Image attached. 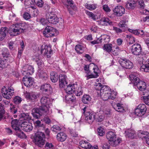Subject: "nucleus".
Listing matches in <instances>:
<instances>
[{
  "label": "nucleus",
  "mask_w": 149,
  "mask_h": 149,
  "mask_svg": "<svg viewBox=\"0 0 149 149\" xmlns=\"http://www.w3.org/2000/svg\"><path fill=\"white\" fill-rule=\"evenodd\" d=\"M40 101L42 105L33 109L31 113L33 116L36 119H38L42 116H46L49 113V109L52 105L53 101L51 99L45 96H42Z\"/></svg>",
  "instance_id": "obj_1"
},
{
  "label": "nucleus",
  "mask_w": 149,
  "mask_h": 149,
  "mask_svg": "<svg viewBox=\"0 0 149 149\" xmlns=\"http://www.w3.org/2000/svg\"><path fill=\"white\" fill-rule=\"evenodd\" d=\"M27 25L24 23H17L11 26L9 31L11 35L15 36L19 34L26 30Z\"/></svg>",
  "instance_id": "obj_2"
},
{
  "label": "nucleus",
  "mask_w": 149,
  "mask_h": 149,
  "mask_svg": "<svg viewBox=\"0 0 149 149\" xmlns=\"http://www.w3.org/2000/svg\"><path fill=\"white\" fill-rule=\"evenodd\" d=\"M129 79L133 83L134 85L136 86L140 91H144L146 88V84L144 81L140 80L139 79L134 75L131 74L130 75Z\"/></svg>",
  "instance_id": "obj_3"
},
{
  "label": "nucleus",
  "mask_w": 149,
  "mask_h": 149,
  "mask_svg": "<svg viewBox=\"0 0 149 149\" xmlns=\"http://www.w3.org/2000/svg\"><path fill=\"white\" fill-rule=\"evenodd\" d=\"M45 137V134L43 132H38L34 138V142L35 144L40 147H43L45 142V140L44 139Z\"/></svg>",
  "instance_id": "obj_4"
},
{
  "label": "nucleus",
  "mask_w": 149,
  "mask_h": 149,
  "mask_svg": "<svg viewBox=\"0 0 149 149\" xmlns=\"http://www.w3.org/2000/svg\"><path fill=\"white\" fill-rule=\"evenodd\" d=\"M82 112L85 115V119L89 124H91L95 119V114L92 111H87V107H85L82 109Z\"/></svg>",
  "instance_id": "obj_5"
},
{
  "label": "nucleus",
  "mask_w": 149,
  "mask_h": 149,
  "mask_svg": "<svg viewBox=\"0 0 149 149\" xmlns=\"http://www.w3.org/2000/svg\"><path fill=\"white\" fill-rule=\"evenodd\" d=\"M3 97L6 99L10 98L14 95V90L11 86H4L1 89Z\"/></svg>",
  "instance_id": "obj_6"
},
{
  "label": "nucleus",
  "mask_w": 149,
  "mask_h": 149,
  "mask_svg": "<svg viewBox=\"0 0 149 149\" xmlns=\"http://www.w3.org/2000/svg\"><path fill=\"white\" fill-rule=\"evenodd\" d=\"M46 18L47 21L53 24H56L58 22V19L56 15L53 13L48 12L46 15Z\"/></svg>",
  "instance_id": "obj_7"
},
{
  "label": "nucleus",
  "mask_w": 149,
  "mask_h": 149,
  "mask_svg": "<svg viewBox=\"0 0 149 149\" xmlns=\"http://www.w3.org/2000/svg\"><path fill=\"white\" fill-rule=\"evenodd\" d=\"M119 62L122 67L127 69H130L133 66V63L127 59H120L119 60Z\"/></svg>",
  "instance_id": "obj_8"
},
{
  "label": "nucleus",
  "mask_w": 149,
  "mask_h": 149,
  "mask_svg": "<svg viewBox=\"0 0 149 149\" xmlns=\"http://www.w3.org/2000/svg\"><path fill=\"white\" fill-rule=\"evenodd\" d=\"M146 110V106L144 104H141L139 105L135 110V114L138 116H141L144 115Z\"/></svg>",
  "instance_id": "obj_9"
},
{
  "label": "nucleus",
  "mask_w": 149,
  "mask_h": 149,
  "mask_svg": "<svg viewBox=\"0 0 149 149\" xmlns=\"http://www.w3.org/2000/svg\"><path fill=\"white\" fill-rule=\"evenodd\" d=\"M142 50L141 46L139 44H135L132 47L131 52L134 55H139L141 54L143 55Z\"/></svg>",
  "instance_id": "obj_10"
},
{
  "label": "nucleus",
  "mask_w": 149,
  "mask_h": 149,
  "mask_svg": "<svg viewBox=\"0 0 149 149\" xmlns=\"http://www.w3.org/2000/svg\"><path fill=\"white\" fill-rule=\"evenodd\" d=\"M52 52V50L50 46L44 44L41 46V53L46 56L47 58H49L51 57V54Z\"/></svg>",
  "instance_id": "obj_11"
},
{
  "label": "nucleus",
  "mask_w": 149,
  "mask_h": 149,
  "mask_svg": "<svg viewBox=\"0 0 149 149\" xmlns=\"http://www.w3.org/2000/svg\"><path fill=\"white\" fill-rule=\"evenodd\" d=\"M39 93H35L32 92L26 91L24 93V95L26 98L28 100L32 102L34 101L37 100V98L39 97Z\"/></svg>",
  "instance_id": "obj_12"
},
{
  "label": "nucleus",
  "mask_w": 149,
  "mask_h": 149,
  "mask_svg": "<svg viewBox=\"0 0 149 149\" xmlns=\"http://www.w3.org/2000/svg\"><path fill=\"white\" fill-rule=\"evenodd\" d=\"M102 91L100 93L101 96L104 100H107L110 99V95L109 93L110 92L109 88L108 86H104L102 88Z\"/></svg>",
  "instance_id": "obj_13"
},
{
  "label": "nucleus",
  "mask_w": 149,
  "mask_h": 149,
  "mask_svg": "<svg viewBox=\"0 0 149 149\" xmlns=\"http://www.w3.org/2000/svg\"><path fill=\"white\" fill-rule=\"evenodd\" d=\"M55 31V29L53 27L47 26L45 29L43 33L44 35L47 37L52 36H54V32Z\"/></svg>",
  "instance_id": "obj_14"
},
{
  "label": "nucleus",
  "mask_w": 149,
  "mask_h": 149,
  "mask_svg": "<svg viewBox=\"0 0 149 149\" xmlns=\"http://www.w3.org/2000/svg\"><path fill=\"white\" fill-rule=\"evenodd\" d=\"M114 14L117 17H120L124 14L125 10L122 6H118L115 7L113 10Z\"/></svg>",
  "instance_id": "obj_15"
},
{
  "label": "nucleus",
  "mask_w": 149,
  "mask_h": 149,
  "mask_svg": "<svg viewBox=\"0 0 149 149\" xmlns=\"http://www.w3.org/2000/svg\"><path fill=\"white\" fill-rule=\"evenodd\" d=\"M59 86L60 88H64L68 84L67 78L66 75L61 74L59 76Z\"/></svg>",
  "instance_id": "obj_16"
},
{
  "label": "nucleus",
  "mask_w": 149,
  "mask_h": 149,
  "mask_svg": "<svg viewBox=\"0 0 149 149\" xmlns=\"http://www.w3.org/2000/svg\"><path fill=\"white\" fill-rule=\"evenodd\" d=\"M21 127L22 130L26 132H29L33 129L32 124L27 122L22 123L21 124Z\"/></svg>",
  "instance_id": "obj_17"
},
{
  "label": "nucleus",
  "mask_w": 149,
  "mask_h": 149,
  "mask_svg": "<svg viewBox=\"0 0 149 149\" xmlns=\"http://www.w3.org/2000/svg\"><path fill=\"white\" fill-rule=\"evenodd\" d=\"M66 92L68 94H72L75 92V85L74 84H67L64 88H63Z\"/></svg>",
  "instance_id": "obj_18"
},
{
  "label": "nucleus",
  "mask_w": 149,
  "mask_h": 149,
  "mask_svg": "<svg viewBox=\"0 0 149 149\" xmlns=\"http://www.w3.org/2000/svg\"><path fill=\"white\" fill-rule=\"evenodd\" d=\"M137 134L140 138L145 139L146 143L149 145V134L148 132L140 131Z\"/></svg>",
  "instance_id": "obj_19"
},
{
  "label": "nucleus",
  "mask_w": 149,
  "mask_h": 149,
  "mask_svg": "<svg viewBox=\"0 0 149 149\" xmlns=\"http://www.w3.org/2000/svg\"><path fill=\"white\" fill-rule=\"evenodd\" d=\"M40 90L43 92H47L49 93H52V89L49 84H45L42 85L40 87Z\"/></svg>",
  "instance_id": "obj_20"
},
{
  "label": "nucleus",
  "mask_w": 149,
  "mask_h": 149,
  "mask_svg": "<svg viewBox=\"0 0 149 149\" xmlns=\"http://www.w3.org/2000/svg\"><path fill=\"white\" fill-rule=\"evenodd\" d=\"M125 136L126 137L129 138L133 139L136 136L135 131L131 129H128L125 131Z\"/></svg>",
  "instance_id": "obj_21"
},
{
  "label": "nucleus",
  "mask_w": 149,
  "mask_h": 149,
  "mask_svg": "<svg viewBox=\"0 0 149 149\" xmlns=\"http://www.w3.org/2000/svg\"><path fill=\"white\" fill-rule=\"evenodd\" d=\"M112 106L113 108L116 111L120 112H123L125 111L123 105V104L117 103L113 104Z\"/></svg>",
  "instance_id": "obj_22"
},
{
  "label": "nucleus",
  "mask_w": 149,
  "mask_h": 149,
  "mask_svg": "<svg viewBox=\"0 0 149 149\" xmlns=\"http://www.w3.org/2000/svg\"><path fill=\"white\" fill-rule=\"evenodd\" d=\"M23 81L24 84L27 87H30L33 85V81L31 77H23Z\"/></svg>",
  "instance_id": "obj_23"
},
{
  "label": "nucleus",
  "mask_w": 149,
  "mask_h": 149,
  "mask_svg": "<svg viewBox=\"0 0 149 149\" xmlns=\"http://www.w3.org/2000/svg\"><path fill=\"white\" fill-rule=\"evenodd\" d=\"M99 23L102 25L108 26L112 25V22L109 18L103 17L100 19Z\"/></svg>",
  "instance_id": "obj_24"
},
{
  "label": "nucleus",
  "mask_w": 149,
  "mask_h": 149,
  "mask_svg": "<svg viewBox=\"0 0 149 149\" xmlns=\"http://www.w3.org/2000/svg\"><path fill=\"white\" fill-rule=\"evenodd\" d=\"M121 139L119 137H116L109 141L111 146L113 147H116L121 142Z\"/></svg>",
  "instance_id": "obj_25"
},
{
  "label": "nucleus",
  "mask_w": 149,
  "mask_h": 149,
  "mask_svg": "<svg viewBox=\"0 0 149 149\" xmlns=\"http://www.w3.org/2000/svg\"><path fill=\"white\" fill-rule=\"evenodd\" d=\"M67 136L66 134L63 132L58 133L56 135L57 140L60 142H63L66 139Z\"/></svg>",
  "instance_id": "obj_26"
},
{
  "label": "nucleus",
  "mask_w": 149,
  "mask_h": 149,
  "mask_svg": "<svg viewBox=\"0 0 149 149\" xmlns=\"http://www.w3.org/2000/svg\"><path fill=\"white\" fill-rule=\"evenodd\" d=\"M136 1H130L127 2L125 5L126 8L128 9H133L136 6Z\"/></svg>",
  "instance_id": "obj_27"
},
{
  "label": "nucleus",
  "mask_w": 149,
  "mask_h": 149,
  "mask_svg": "<svg viewBox=\"0 0 149 149\" xmlns=\"http://www.w3.org/2000/svg\"><path fill=\"white\" fill-rule=\"evenodd\" d=\"M8 29L6 27H2L0 30V41L3 39L8 33Z\"/></svg>",
  "instance_id": "obj_28"
},
{
  "label": "nucleus",
  "mask_w": 149,
  "mask_h": 149,
  "mask_svg": "<svg viewBox=\"0 0 149 149\" xmlns=\"http://www.w3.org/2000/svg\"><path fill=\"white\" fill-rule=\"evenodd\" d=\"M38 75L40 79L43 80H47L48 78L47 74L43 70H38Z\"/></svg>",
  "instance_id": "obj_29"
},
{
  "label": "nucleus",
  "mask_w": 149,
  "mask_h": 149,
  "mask_svg": "<svg viewBox=\"0 0 149 149\" xmlns=\"http://www.w3.org/2000/svg\"><path fill=\"white\" fill-rule=\"evenodd\" d=\"M20 118L21 119L26 120L27 121H29L31 120L32 117L30 116L29 113H21L19 115Z\"/></svg>",
  "instance_id": "obj_30"
},
{
  "label": "nucleus",
  "mask_w": 149,
  "mask_h": 149,
  "mask_svg": "<svg viewBox=\"0 0 149 149\" xmlns=\"http://www.w3.org/2000/svg\"><path fill=\"white\" fill-rule=\"evenodd\" d=\"M5 113L4 105L2 103H0V121L5 118Z\"/></svg>",
  "instance_id": "obj_31"
},
{
  "label": "nucleus",
  "mask_w": 149,
  "mask_h": 149,
  "mask_svg": "<svg viewBox=\"0 0 149 149\" xmlns=\"http://www.w3.org/2000/svg\"><path fill=\"white\" fill-rule=\"evenodd\" d=\"M50 79L52 82H56L58 80V75L57 73L52 72L50 73Z\"/></svg>",
  "instance_id": "obj_32"
},
{
  "label": "nucleus",
  "mask_w": 149,
  "mask_h": 149,
  "mask_svg": "<svg viewBox=\"0 0 149 149\" xmlns=\"http://www.w3.org/2000/svg\"><path fill=\"white\" fill-rule=\"evenodd\" d=\"M116 135L115 133L113 132H109L107 134L106 137L109 141H110L116 137Z\"/></svg>",
  "instance_id": "obj_33"
},
{
  "label": "nucleus",
  "mask_w": 149,
  "mask_h": 149,
  "mask_svg": "<svg viewBox=\"0 0 149 149\" xmlns=\"http://www.w3.org/2000/svg\"><path fill=\"white\" fill-rule=\"evenodd\" d=\"M12 128L15 130H19L18 121L16 119L13 120L11 123Z\"/></svg>",
  "instance_id": "obj_34"
},
{
  "label": "nucleus",
  "mask_w": 149,
  "mask_h": 149,
  "mask_svg": "<svg viewBox=\"0 0 149 149\" xmlns=\"http://www.w3.org/2000/svg\"><path fill=\"white\" fill-rule=\"evenodd\" d=\"M35 61L39 69L38 70H40L41 68L43 66L44 63L43 62L41 59V58H40L39 57L37 56L36 57L35 59Z\"/></svg>",
  "instance_id": "obj_35"
},
{
  "label": "nucleus",
  "mask_w": 149,
  "mask_h": 149,
  "mask_svg": "<svg viewBox=\"0 0 149 149\" xmlns=\"http://www.w3.org/2000/svg\"><path fill=\"white\" fill-rule=\"evenodd\" d=\"M11 113L14 114L13 117L14 118H16L17 117V115L15 114L18 110V107L16 105H12L10 107Z\"/></svg>",
  "instance_id": "obj_36"
},
{
  "label": "nucleus",
  "mask_w": 149,
  "mask_h": 149,
  "mask_svg": "<svg viewBox=\"0 0 149 149\" xmlns=\"http://www.w3.org/2000/svg\"><path fill=\"white\" fill-rule=\"evenodd\" d=\"M91 98L88 95H84L82 98V102L85 104L89 103L91 101Z\"/></svg>",
  "instance_id": "obj_37"
},
{
  "label": "nucleus",
  "mask_w": 149,
  "mask_h": 149,
  "mask_svg": "<svg viewBox=\"0 0 149 149\" xmlns=\"http://www.w3.org/2000/svg\"><path fill=\"white\" fill-rule=\"evenodd\" d=\"M112 45L111 44H105L103 47V50L109 53L111 52L112 50Z\"/></svg>",
  "instance_id": "obj_38"
},
{
  "label": "nucleus",
  "mask_w": 149,
  "mask_h": 149,
  "mask_svg": "<svg viewBox=\"0 0 149 149\" xmlns=\"http://www.w3.org/2000/svg\"><path fill=\"white\" fill-rule=\"evenodd\" d=\"M25 69L28 72V74H30L31 75L33 74L34 72V68L31 65H26L23 68V69Z\"/></svg>",
  "instance_id": "obj_39"
},
{
  "label": "nucleus",
  "mask_w": 149,
  "mask_h": 149,
  "mask_svg": "<svg viewBox=\"0 0 149 149\" xmlns=\"http://www.w3.org/2000/svg\"><path fill=\"white\" fill-rule=\"evenodd\" d=\"M2 54L3 57H6V58H10L9 56L10 55L8 50L6 48H3L2 50Z\"/></svg>",
  "instance_id": "obj_40"
},
{
  "label": "nucleus",
  "mask_w": 149,
  "mask_h": 149,
  "mask_svg": "<svg viewBox=\"0 0 149 149\" xmlns=\"http://www.w3.org/2000/svg\"><path fill=\"white\" fill-rule=\"evenodd\" d=\"M86 7L88 10H92L95 9L97 7V5L95 4H88L86 3L85 5Z\"/></svg>",
  "instance_id": "obj_41"
},
{
  "label": "nucleus",
  "mask_w": 149,
  "mask_h": 149,
  "mask_svg": "<svg viewBox=\"0 0 149 149\" xmlns=\"http://www.w3.org/2000/svg\"><path fill=\"white\" fill-rule=\"evenodd\" d=\"M140 69L142 71L145 72H149V63L146 64H142L141 65Z\"/></svg>",
  "instance_id": "obj_42"
},
{
  "label": "nucleus",
  "mask_w": 149,
  "mask_h": 149,
  "mask_svg": "<svg viewBox=\"0 0 149 149\" xmlns=\"http://www.w3.org/2000/svg\"><path fill=\"white\" fill-rule=\"evenodd\" d=\"M75 50L77 53L82 54L83 52L84 48L81 45H77L75 47Z\"/></svg>",
  "instance_id": "obj_43"
},
{
  "label": "nucleus",
  "mask_w": 149,
  "mask_h": 149,
  "mask_svg": "<svg viewBox=\"0 0 149 149\" xmlns=\"http://www.w3.org/2000/svg\"><path fill=\"white\" fill-rule=\"evenodd\" d=\"M63 3L67 8L70 6L71 8H73L74 7L72 1H63Z\"/></svg>",
  "instance_id": "obj_44"
},
{
  "label": "nucleus",
  "mask_w": 149,
  "mask_h": 149,
  "mask_svg": "<svg viewBox=\"0 0 149 149\" xmlns=\"http://www.w3.org/2000/svg\"><path fill=\"white\" fill-rule=\"evenodd\" d=\"M6 59L3 60L2 58H0V69L6 68L7 65Z\"/></svg>",
  "instance_id": "obj_45"
},
{
  "label": "nucleus",
  "mask_w": 149,
  "mask_h": 149,
  "mask_svg": "<svg viewBox=\"0 0 149 149\" xmlns=\"http://www.w3.org/2000/svg\"><path fill=\"white\" fill-rule=\"evenodd\" d=\"M95 88L97 91H100V93L102 92V88L104 86H108L106 85H104L102 86V84L100 83H96L95 85Z\"/></svg>",
  "instance_id": "obj_46"
},
{
  "label": "nucleus",
  "mask_w": 149,
  "mask_h": 149,
  "mask_svg": "<svg viewBox=\"0 0 149 149\" xmlns=\"http://www.w3.org/2000/svg\"><path fill=\"white\" fill-rule=\"evenodd\" d=\"M126 22L125 20H122L120 21L118 24V26L120 28L125 29V31L127 29V25L126 24Z\"/></svg>",
  "instance_id": "obj_47"
},
{
  "label": "nucleus",
  "mask_w": 149,
  "mask_h": 149,
  "mask_svg": "<svg viewBox=\"0 0 149 149\" xmlns=\"http://www.w3.org/2000/svg\"><path fill=\"white\" fill-rule=\"evenodd\" d=\"M16 130L17 131L16 133V135L18 137L21 138H23L25 137V135L24 132L21 130L20 128L19 130Z\"/></svg>",
  "instance_id": "obj_48"
},
{
  "label": "nucleus",
  "mask_w": 149,
  "mask_h": 149,
  "mask_svg": "<svg viewBox=\"0 0 149 149\" xmlns=\"http://www.w3.org/2000/svg\"><path fill=\"white\" fill-rule=\"evenodd\" d=\"M61 128L59 126L54 125L51 128V130L53 132H58L61 130Z\"/></svg>",
  "instance_id": "obj_49"
},
{
  "label": "nucleus",
  "mask_w": 149,
  "mask_h": 149,
  "mask_svg": "<svg viewBox=\"0 0 149 149\" xmlns=\"http://www.w3.org/2000/svg\"><path fill=\"white\" fill-rule=\"evenodd\" d=\"M109 93L110 94V95H109L110 97H109L110 99L113 100L116 97V96L117 95L116 92L114 91H111L110 90V92Z\"/></svg>",
  "instance_id": "obj_50"
},
{
  "label": "nucleus",
  "mask_w": 149,
  "mask_h": 149,
  "mask_svg": "<svg viewBox=\"0 0 149 149\" xmlns=\"http://www.w3.org/2000/svg\"><path fill=\"white\" fill-rule=\"evenodd\" d=\"M83 91L81 88H79L77 90H75L74 93L77 96H80L82 95L83 93Z\"/></svg>",
  "instance_id": "obj_51"
},
{
  "label": "nucleus",
  "mask_w": 149,
  "mask_h": 149,
  "mask_svg": "<svg viewBox=\"0 0 149 149\" xmlns=\"http://www.w3.org/2000/svg\"><path fill=\"white\" fill-rule=\"evenodd\" d=\"M98 134L100 136H102L105 134V131L104 128L102 127H100L97 129Z\"/></svg>",
  "instance_id": "obj_52"
},
{
  "label": "nucleus",
  "mask_w": 149,
  "mask_h": 149,
  "mask_svg": "<svg viewBox=\"0 0 149 149\" xmlns=\"http://www.w3.org/2000/svg\"><path fill=\"white\" fill-rule=\"evenodd\" d=\"M126 37L127 40H129L130 44H132L135 42V38L133 36L130 35H127Z\"/></svg>",
  "instance_id": "obj_53"
},
{
  "label": "nucleus",
  "mask_w": 149,
  "mask_h": 149,
  "mask_svg": "<svg viewBox=\"0 0 149 149\" xmlns=\"http://www.w3.org/2000/svg\"><path fill=\"white\" fill-rule=\"evenodd\" d=\"M94 67L93 68L94 73L95 75H97V77L99 76L98 74L100 72V70L97 66L93 64Z\"/></svg>",
  "instance_id": "obj_54"
},
{
  "label": "nucleus",
  "mask_w": 149,
  "mask_h": 149,
  "mask_svg": "<svg viewBox=\"0 0 149 149\" xmlns=\"http://www.w3.org/2000/svg\"><path fill=\"white\" fill-rule=\"evenodd\" d=\"M113 30L115 31L116 33L118 34H120L122 32H124L125 31V29L121 28L120 29L115 26L113 27Z\"/></svg>",
  "instance_id": "obj_55"
},
{
  "label": "nucleus",
  "mask_w": 149,
  "mask_h": 149,
  "mask_svg": "<svg viewBox=\"0 0 149 149\" xmlns=\"http://www.w3.org/2000/svg\"><path fill=\"white\" fill-rule=\"evenodd\" d=\"M86 14L88 15L90 17H91L92 19L94 20H96L95 16L92 12H90L88 10L86 11Z\"/></svg>",
  "instance_id": "obj_56"
},
{
  "label": "nucleus",
  "mask_w": 149,
  "mask_h": 149,
  "mask_svg": "<svg viewBox=\"0 0 149 149\" xmlns=\"http://www.w3.org/2000/svg\"><path fill=\"white\" fill-rule=\"evenodd\" d=\"M104 118V116L102 114H100L97 115V118H95V120L97 121L101 122L103 120Z\"/></svg>",
  "instance_id": "obj_57"
},
{
  "label": "nucleus",
  "mask_w": 149,
  "mask_h": 149,
  "mask_svg": "<svg viewBox=\"0 0 149 149\" xmlns=\"http://www.w3.org/2000/svg\"><path fill=\"white\" fill-rule=\"evenodd\" d=\"M36 4L39 7H42L44 4L43 1H34Z\"/></svg>",
  "instance_id": "obj_58"
},
{
  "label": "nucleus",
  "mask_w": 149,
  "mask_h": 149,
  "mask_svg": "<svg viewBox=\"0 0 149 149\" xmlns=\"http://www.w3.org/2000/svg\"><path fill=\"white\" fill-rule=\"evenodd\" d=\"M102 38H98L96 40H94L93 41L91 42V43L93 45L97 44H99L102 42Z\"/></svg>",
  "instance_id": "obj_59"
},
{
  "label": "nucleus",
  "mask_w": 149,
  "mask_h": 149,
  "mask_svg": "<svg viewBox=\"0 0 149 149\" xmlns=\"http://www.w3.org/2000/svg\"><path fill=\"white\" fill-rule=\"evenodd\" d=\"M90 71L89 72L87 73L86 77L88 79L90 78H95L97 77V75H95V74H89Z\"/></svg>",
  "instance_id": "obj_60"
},
{
  "label": "nucleus",
  "mask_w": 149,
  "mask_h": 149,
  "mask_svg": "<svg viewBox=\"0 0 149 149\" xmlns=\"http://www.w3.org/2000/svg\"><path fill=\"white\" fill-rule=\"evenodd\" d=\"M21 101V98L18 96L16 97L14 99V102L16 104L20 103Z\"/></svg>",
  "instance_id": "obj_61"
},
{
  "label": "nucleus",
  "mask_w": 149,
  "mask_h": 149,
  "mask_svg": "<svg viewBox=\"0 0 149 149\" xmlns=\"http://www.w3.org/2000/svg\"><path fill=\"white\" fill-rule=\"evenodd\" d=\"M144 102L146 105H149V95L143 97Z\"/></svg>",
  "instance_id": "obj_62"
},
{
  "label": "nucleus",
  "mask_w": 149,
  "mask_h": 149,
  "mask_svg": "<svg viewBox=\"0 0 149 149\" xmlns=\"http://www.w3.org/2000/svg\"><path fill=\"white\" fill-rule=\"evenodd\" d=\"M15 44L13 42H9L8 44L9 48L11 50H12L15 48Z\"/></svg>",
  "instance_id": "obj_63"
},
{
  "label": "nucleus",
  "mask_w": 149,
  "mask_h": 149,
  "mask_svg": "<svg viewBox=\"0 0 149 149\" xmlns=\"http://www.w3.org/2000/svg\"><path fill=\"white\" fill-rule=\"evenodd\" d=\"M45 147L47 149H53L54 147V146L51 143L47 142L45 144Z\"/></svg>",
  "instance_id": "obj_64"
}]
</instances>
